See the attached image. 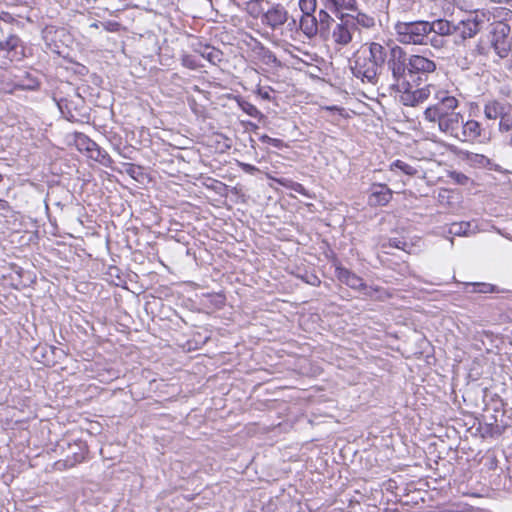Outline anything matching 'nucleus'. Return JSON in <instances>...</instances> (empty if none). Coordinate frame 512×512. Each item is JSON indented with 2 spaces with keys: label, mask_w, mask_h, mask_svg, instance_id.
Segmentation results:
<instances>
[{
  "label": "nucleus",
  "mask_w": 512,
  "mask_h": 512,
  "mask_svg": "<svg viewBox=\"0 0 512 512\" xmlns=\"http://www.w3.org/2000/svg\"><path fill=\"white\" fill-rule=\"evenodd\" d=\"M320 3L323 9L330 11L331 13H334L337 16L339 15L337 8V0H320Z\"/></svg>",
  "instance_id": "obj_32"
},
{
  "label": "nucleus",
  "mask_w": 512,
  "mask_h": 512,
  "mask_svg": "<svg viewBox=\"0 0 512 512\" xmlns=\"http://www.w3.org/2000/svg\"><path fill=\"white\" fill-rule=\"evenodd\" d=\"M317 0H299L298 6L302 12V16L299 21L300 30L308 38H313L317 35V21H316V9Z\"/></svg>",
  "instance_id": "obj_6"
},
{
  "label": "nucleus",
  "mask_w": 512,
  "mask_h": 512,
  "mask_svg": "<svg viewBox=\"0 0 512 512\" xmlns=\"http://www.w3.org/2000/svg\"><path fill=\"white\" fill-rule=\"evenodd\" d=\"M258 95L264 99V100H271V96H270V92L269 90H264V89H258Z\"/></svg>",
  "instance_id": "obj_38"
},
{
  "label": "nucleus",
  "mask_w": 512,
  "mask_h": 512,
  "mask_svg": "<svg viewBox=\"0 0 512 512\" xmlns=\"http://www.w3.org/2000/svg\"><path fill=\"white\" fill-rule=\"evenodd\" d=\"M427 44H430L433 48L442 49L447 45V41L444 39V36L430 32L428 34Z\"/></svg>",
  "instance_id": "obj_25"
},
{
  "label": "nucleus",
  "mask_w": 512,
  "mask_h": 512,
  "mask_svg": "<svg viewBox=\"0 0 512 512\" xmlns=\"http://www.w3.org/2000/svg\"><path fill=\"white\" fill-rule=\"evenodd\" d=\"M481 134V125L476 120H468L466 122L463 121V124L458 126L457 130H454L453 133H448L449 136L454 137L462 142H473L478 140L481 137Z\"/></svg>",
  "instance_id": "obj_11"
},
{
  "label": "nucleus",
  "mask_w": 512,
  "mask_h": 512,
  "mask_svg": "<svg viewBox=\"0 0 512 512\" xmlns=\"http://www.w3.org/2000/svg\"><path fill=\"white\" fill-rule=\"evenodd\" d=\"M317 28L321 26L322 28L327 29L329 25L334 21L329 12L323 8L318 11V16H316Z\"/></svg>",
  "instance_id": "obj_26"
},
{
  "label": "nucleus",
  "mask_w": 512,
  "mask_h": 512,
  "mask_svg": "<svg viewBox=\"0 0 512 512\" xmlns=\"http://www.w3.org/2000/svg\"><path fill=\"white\" fill-rule=\"evenodd\" d=\"M357 0H337L338 14L340 16L347 15L345 11H354L356 9Z\"/></svg>",
  "instance_id": "obj_27"
},
{
  "label": "nucleus",
  "mask_w": 512,
  "mask_h": 512,
  "mask_svg": "<svg viewBox=\"0 0 512 512\" xmlns=\"http://www.w3.org/2000/svg\"><path fill=\"white\" fill-rule=\"evenodd\" d=\"M194 50L213 65L220 63L223 59V53L210 45L199 44Z\"/></svg>",
  "instance_id": "obj_19"
},
{
  "label": "nucleus",
  "mask_w": 512,
  "mask_h": 512,
  "mask_svg": "<svg viewBox=\"0 0 512 512\" xmlns=\"http://www.w3.org/2000/svg\"><path fill=\"white\" fill-rule=\"evenodd\" d=\"M410 60V77L413 75H428L434 73L436 70V63L434 60L419 54L409 56Z\"/></svg>",
  "instance_id": "obj_15"
},
{
  "label": "nucleus",
  "mask_w": 512,
  "mask_h": 512,
  "mask_svg": "<svg viewBox=\"0 0 512 512\" xmlns=\"http://www.w3.org/2000/svg\"><path fill=\"white\" fill-rule=\"evenodd\" d=\"M339 20L332 30L331 39L336 46L344 47L352 42L355 31L352 18L342 15Z\"/></svg>",
  "instance_id": "obj_9"
},
{
  "label": "nucleus",
  "mask_w": 512,
  "mask_h": 512,
  "mask_svg": "<svg viewBox=\"0 0 512 512\" xmlns=\"http://www.w3.org/2000/svg\"><path fill=\"white\" fill-rule=\"evenodd\" d=\"M287 187L301 195L308 196L306 188L300 183L290 181Z\"/></svg>",
  "instance_id": "obj_33"
},
{
  "label": "nucleus",
  "mask_w": 512,
  "mask_h": 512,
  "mask_svg": "<svg viewBox=\"0 0 512 512\" xmlns=\"http://www.w3.org/2000/svg\"><path fill=\"white\" fill-rule=\"evenodd\" d=\"M346 17L352 18L353 29L355 32L358 29V27L371 29L375 26V18L363 12H357L356 14H347Z\"/></svg>",
  "instance_id": "obj_21"
},
{
  "label": "nucleus",
  "mask_w": 512,
  "mask_h": 512,
  "mask_svg": "<svg viewBox=\"0 0 512 512\" xmlns=\"http://www.w3.org/2000/svg\"><path fill=\"white\" fill-rule=\"evenodd\" d=\"M99 26H101V22H93L92 24H90V28H99Z\"/></svg>",
  "instance_id": "obj_42"
},
{
  "label": "nucleus",
  "mask_w": 512,
  "mask_h": 512,
  "mask_svg": "<svg viewBox=\"0 0 512 512\" xmlns=\"http://www.w3.org/2000/svg\"><path fill=\"white\" fill-rule=\"evenodd\" d=\"M101 26L107 31L115 32L119 29V23L117 22H105L101 23Z\"/></svg>",
  "instance_id": "obj_36"
},
{
  "label": "nucleus",
  "mask_w": 512,
  "mask_h": 512,
  "mask_svg": "<svg viewBox=\"0 0 512 512\" xmlns=\"http://www.w3.org/2000/svg\"><path fill=\"white\" fill-rule=\"evenodd\" d=\"M278 182H279V184H281V185H286V184L284 183V181H282V180H278Z\"/></svg>",
  "instance_id": "obj_44"
},
{
  "label": "nucleus",
  "mask_w": 512,
  "mask_h": 512,
  "mask_svg": "<svg viewBox=\"0 0 512 512\" xmlns=\"http://www.w3.org/2000/svg\"><path fill=\"white\" fill-rule=\"evenodd\" d=\"M468 160L471 163L477 164L480 166H486L489 164V159L486 156L480 155V154H470V155H468Z\"/></svg>",
  "instance_id": "obj_31"
},
{
  "label": "nucleus",
  "mask_w": 512,
  "mask_h": 512,
  "mask_svg": "<svg viewBox=\"0 0 512 512\" xmlns=\"http://www.w3.org/2000/svg\"><path fill=\"white\" fill-rule=\"evenodd\" d=\"M470 228V222L452 223L449 227V233L454 236H467L470 233Z\"/></svg>",
  "instance_id": "obj_22"
},
{
  "label": "nucleus",
  "mask_w": 512,
  "mask_h": 512,
  "mask_svg": "<svg viewBox=\"0 0 512 512\" xmlns=\"http://www.w3.org/2000/svg\"><path fill=\"white\" fill-rule=\"evenodd\" d=\"M259 139L262 143H268L271 146L279 148V149L284 147V142L281 139L272 138L268 135H262V136H260Z\"/></svg>",
  "instance_id": "obj_30"
},
{
  "label": "nucleus",
  "mask_w": 512,
  "mask_h": 512,
  "mask_svg": "<svg viewBox=\"0 0 512 512\" xmlns=\"http://www.w3.org/2000/svg\"><path fill=\"white\" fill-rule=\"evenodd\" d=\"M498 129L501 133H509L511 135L510 145L512 146V106L508 109V112H506L504 120L499 122Z\"/></svg>",
  "instance_id": "obj_24"
},
{
  "label": "nucleus",
  "mask_w": 512,
  "mask_h": 512,
  "mask_svg": "<svg viewBox=\"0 0 512 512\" xmlns=\"http://www.w3.org/2000/svg\"><path fill=\"white\" fill-rule=\"evenodd\" d=\"M435 103L429 105L423 112L426 122L437 125L440 132L448 135L463 124V115L457 111L459 100L448 91L440 89L436 92Z\"/></svg>",
  "instance_id": "obj_1"
},
{
  "label": "nucleus",
  "mask_w": 512,
  "mask_h": 512,
  "mask_svg": "<svg viewBox=\"0 0 512 512\" xmlns=\"http://www.w3.org/2000/svg\"><path fill=\"white\" fill-rule=\"evenodd\" d=\"M510 32L511 28L507 23L502 21L495 23L492 32L491 47L500 60H506L510 55L512 48V41L509 37Z\"/></svg>",
  "instance_id": "obj_4"
},
{
  "label": "nucleus",
  "mask_w": 512,
  "mask_h": 512,
  "mask_svg": "<svg viewBox=\"0 0 512 512\" xmlns=\"http://www.w3.org/2000/svg\"><path fill=\"white\" fill-rule=\"evenodd\" d=\"M240 167L244 172L249 174H254L255 172L259 171L257 167L248 163H240Z\"/></svg>",
  "instance_id": "obj_35"
},
{
  "label": "nucleus",
  "mask_w": 512,
  "mask_h": 512,
  "mask_svg": "<svg viewBox=\"0 0 512 512\" xmlns=\"http://www.w3.org/2000/svg\"><path fill=\"white\" fill-rule=\"evenodd\" d=\"M393 192L385 184L374 183L368 196V204L373 207L384 206L392 199Z\"/></svg>",
  "instance_id": "obj_16"
},
{
  "label": "nucleus",
  "mask_w": 512,
  "mask_h": 512,
  "mask_svg": "<svg viewBox=\"0 0 512 512\" xmlns=\"http://www.w3.org/2000/svg\"><path fill=\"white\" fill-rule=\"evenodd\" d=\"M336 275L341 283L346 284L352 289L361 291L365 296L381 298L383 294H386L383 292L381 295L376 296L377 293L381 292L379 287L367 286L361 277L346 268H337Z\"/></svg>",
  "instance_id": "obj_7"
},
{
  "label": "nucleus",
  "mask_w": 512,
  "mask_h": 512,
  "mask_svg": "<svg viewBox=\"0 0 512 512\" xmlns=\"http://www.w3.org/2000/svg\"><path fill=\"white\" fill-rule=\"evenodd\" d=\"M511 108V105L508 103L500 102L497 100L489 101L484 106V115L487 119L490 120H504L506 117V112Z\"/></svg>",
  "instance_id": "obj_18"
},
{
  "label": "nucleus",
  "mask_w": 512,
  "mask_h": 512,
  "mask_svg": "<svg viewBox=\"0 0 512 512\" xmlns=\"http://www.w3.org/2000/svg\"><path fill=\"white\" fill-rule=\"evenodd\" d=\"M352 73L356 78L362 80V82H368L370 84H376L381 69L375 64L369 61L365 56L357 52L354 60V64L351 67Z\"/></svg>",
  "instance_id": "obj_8"
},
{
  "label": "nucleus",
  "mask_w": 512,
  "mask_h": 512,
  "mask_svg": "<svg viewBox=\"0 0 512 512\" xmlns=\"http://www.w3.org/2000/svg\"><path fill=\"white\" fill-rule=\"evenodd\" d=\"M439 90L433 84H427L413 90L410 82H408L405 89H397L396 91L400 93V102L403 105L415 107L427 101L432 95L435 98L436 92H439Z\"/></svg>",
  "instance_id": "obj_5"
},
{
  "label": "nucleus",
  "mask_w": 512,
  "mask_h": 512,
  "mask_svg": "<svg viewBox=\"0 0 512 512\" xmlns=\"http://www.w3.org/2000/svg\"><path fill=\"white\" fill-rule=\"evenodd\" d=\"M75 143L78 150L81 152H86L88 157L91 159L103 162V160L108 157L107 153L102 150L96 142L84 134L76 135Z\"/></svg>",
  "instance_id": "obj_14"
},
{
  "label": "nucleus",
  "mask_w": 512,
  "mask_h": 512,
  "mask_svg": "<svg viewBox=\"0 0 512 512\" xmlns=\"http://www.w3.org/2000/svg\"><path fill=\"white\" fill-rule=\"evenodd\" d=\"M390 47L389 44L371 42L365 44L358 52L382 70L388 58Z\"/></svg>",
  "instance_id": "obj_10"
},
{
  "label": "nucleus",
  "mask_w": 512,
  "mask_h": 512,
  "mask_svg": "<svg viewBox=\"0 0 512 512\" xmlns=\"http://www.w3.org/2000/svg\"><path fill=\"white\" fill-rule=\"evenodd\" d=\"M396 39L403 45H427L429 21H398L394 25Z\"/></svg>",
  "instance_id": "obj_3"
},
{
  "label": "nucleus",
  "mask_w": 512,
  "mask_h": 512,
  "mask_svg": "<svg viewBox=\"0 0 512 512\" xmlns=\"http://www.w3.org/2000/svg\"><path fill=\"white\" fill-rule=\"evenodd\" d=\"M83 459H84V457H83V456H77V457L75 458V461H74V462H71V463L69 464V467L74 466V465H75V463H79V462H81Z\"/></svg>",
  "instance_id": "obj_41"
},
{
  "label": "nucleus",
  "mask_w": 512,
  "mask_h": 512,
  "mask_svg": "<svg viewBox=\"0 0 512 512\" xmlns=\"http://www.w3.org/2000/svg\"><path fill=\"white\" fill-rule=\"evenodd\" d=\"M430 32H435L442 36L455 35V23L445 19H438L430 22Z\"/></svg>",
  "instance_id": "obj_20"
},
{
  "label": "nucleus",
  "mask_w": 512,
  "mask_h": 512,
  "mask_svg": "<svg viewBox=\"0 0 512 512\" xmlns=\"http://www.w3.org/2000/svg\"><path fill=\"white\" fill-rule=\"evenodd\" d=\"M182 63L185 67L190 68V69H196L199 67V65L196 63V61L189 55L183 56Z\"/></svg>",
  "instance_id": "obj_34"
},
{
  "label": "nucleus",
  "mask_w": 512,
  "mask_h": 512,
  "mask_svg": "<svg viewBox=\"0 0 512 512\" xmlns=\"http://www.w3.org/2000/svg\"><path fill=\"white\" fill-rule=\"evenodd\" d=\"M0 51H6L11 60H20L23 57L21 40L16 35H10L5 41H0Z\"/></svg>",
  "instance_id": "obj_17"
},
{
  "label": "nucleus",
  "mask_w": 512,
  "mask_h": 512,
  "mask_svg": "<svg viewBox=\"0 0 512 512\" xmlns=\"http://www.w3.org/2000/svg\"><path fill=\"white\" fill-rule=\"evenodd\" d=\"M503 15H504L505 19H507L508 17L512 18V11L509 10V9H504L503 10Z\"/></svg>",
  "instance_id": "obj_40"
},
{
  "label": "nucleus",
  "mask_w": 512,
  "mask_h": 512,
  "mask_svg": "<svg viewBox=\"0 0 512 512\" xmlns=\"http://www.w3.org/2000/svg\"><path fill=\"white\" fill-rule=\"evenodd\" d=\"M388 245L390 247H395V248H398V249H404V246L406 245V243L401 241V240H398V239H391V240H389Z\"/></svg>",
  "instance_id": "obj_37"
},
{
  "label": "nucleus",
  "mask_w": 512,
  "mask_h": 512,
  "mask_svg": "<svg viewBox=\"0 0 512 512\" xmlns=\"http://www.w3.org/2000/svg\"><path fill=\"white\" fill-rule=\"evenodd\" d=\"M483 20L478 14L469 15L466 19L455 24V36L462 40L474 37L481 29Z\"/></svg>",
  "instance_id": "obj_13"
},
{
  "label": "nucleus",
  "mask_w": 512,
  "mask_h": 512,
  "mask_svg": "<svg viewBox=\"0 0 512 512\" xmlns=\"http://www.w3.org/2000/svg\"><path fill=\"white\" fill-rule=\"evenodd\" d=\"M289 14L282 4H273L263 15L262 22L272 30L279 29L288 20Z\"/></svg>",
  "instance_id": "obj_12"
},
{
  "label": "nucleus",
  "mask_w": 512,
  "mask_h": 512,
  "mask_svg": "<svg viewBox=\"0 0 512 512\" xmlns=\"http://www.w3.org/2000/svg\"><path fill=\"white\" fill-rule=\"evenodd\" d=\"M68 461H69V460H65V461H63V462L59 461V462H57V465H58V466H64V467H66V466H67Z\"/></svg>",
  "instance_id": "obj_43"
},
{
  "label": "nucleus",
  "mask_w": 512,
  "mask_h": 512,
  "mask_svg": "<svg viewBox=\"0 0 512 512\" xmlns=\"http://www.w3.org/2000/svg\"><path fill=\"white\" fill-rule=\"evenodd\" d=\"M393 165L400 169L401 171H403L405 174L407 175H415L417 170L412 167L411 165L401 161V160H396Z\"/></svg>",
  "instance_id": "obj_29"
},
{
  "label": "nucleus",
  "mask_w": 512,
  "mask_h": 512,
  "mask_svg": "<svg viewBox=\"0 0 512 512\" xmlns=\"http://www.w3.org/2000/svg\"><path fill=\"white\" fill-rule=\"evenodd\" d=\"M386 62L393 80L392 88L395 90L405 89L409 82L408 76H410V60L407 53L399 45L393 44Z\"/></svg>",
  "instance_id": "obj_2"
},
{
  "label": "nucleus",
  "mask_w": 512,
  "mask_h": 512,
  "mask_svg": "<svg viewBox=\"0 0 512 512\" xmlns=\"http://www.w3.org/2000/svg\"><path fill=\"white\" fill-rule=\"evenodd\" d=\"M238 105L241 108L243 112H245L247 115L253 117V118H260L262 117V113L258 110V108L250 103L247 100L244 99H238Z\"/></svg>",
  "instance_id": "obj_23"
},
{
  "label": "nucleus",
  "mask_w": 512,
  "mask_h": 512,
  "mask_svg": "<svg viewBox=\"0 0 512 512\" xmlns=\"http://www.w3.org/2000/svg\"><path fill=\"white\" fill-rule=\"evenodd\" d=\"M8 208V202L0 199V210H5Z\"/></svg>",
  "instance_id": "obj_39"
},
{
  "label": "nucleus",
  "mask_w": 512,
  "mask_h": 512,
  "mask_svg": "<svg viewBox=\"0 0 512 512\" xmlns=\"http://www.w3.org/2000/svg\"><path fill=\"white\" fill-rule=\"evenodd\" d=\"M3 180V175L0 174V182Z\"/></svg>",
  "instance_id": "obj_45"
},
{
  "label": "nucleus",
  "mask_w": 512,
  "mask_h": 512,
  "mask_svg": "<svg viewBox=\"0 0 512 512\" xmlns=\"http://www.w3.org/2000/svg\"><path fill=\"white\" fill-rule=\"evenodd\" d=\"M469 287H472L471 292L477 293H489L492 292L493 286L488 283H471L468 284Z\"/></svg>",
  "instance_id": "obj_28"
}]
</instances>
